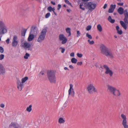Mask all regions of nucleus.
I'll return each mask as SVG.
<instances>
[{"label": "nucleus", "instance_id": "obj_42", "mask_svg": "<svg viewBox=\"0 0 128 128\" xmlns=\"http://www.w3.org/2000/svg\"><path fill=\"white\" fill-rule=\"evenodd\" d=\"M77 56L80 58H81L82 56V54H80L79 53H78L77 54Z\"/></svg>", "mask_w": 128, "mask_h": 128}, {"label": "nucleus", "instance_id": "obj_36", "mask_svg": "<svg viewBox=\"0 0 128 128\" xmlns=\"http://www.w3.org/2000/svg\"><path fill=\"white\" fill-rule=\"evenodd\" d=\"M65 3L68 4L69 5H70V6H72V4L70 3L69 1L68 0H64Z\"/></svg>", "mask_w": 128, "mask_h": 128}, {"label": "nucleus", "instance_id": "obj_48", "mask_svg": "<svg viewBox=\"0 0 128 128\" xmlns=\"http://www.w3.org/2000/svg\"><path fill=\"white\" fill-rule=\"evenodd\" d=\"M61 5L60 4H58V8H57L58 10H59L61 8Z\"/></svg>", "mask_w": 128, "mask_h": 128}, {"label": "nucleus", "instance_id": "obj_12", "mask_svg": "<svg viewBox=\"0 0 128 128\" xmlns=\"http://www.w3.org/2000/svg\"><path fill=\"white\" fill-rule=\"evenodd\" d=\"M17 88L20 91L22 90V88L24 87V85L22 83L20 80H18L17 81Z\"/></svg>", "mask_w": 128, "mask_h": 128}, {"label": "nucleus", "instance_id": "obj_37", "mask_svg": "<svg viewBox=\"0 0 128 128\" xmlns=\"http://www.w3.org/2000/svg\"><path fill=\"white\" fill-rule=\"evenodd\" d=\"M59 49L62 50L61 52L62 53H64L65 50V48L62 47H60L59 48Z\"/></svg>", "mask_w": 128, "mask_h": 128}, {"label": "nucleus", "instance_id": "obj_6", "mask_svg": "<svg viewBox=\"0 0 128 128\" xmlns=\"http://www.w3.org/2000/svg\"><path fill=\"white\" fill-rule=\"evenodd\" d=\"M87 6L89 9L88 11L91 12L95 8L96 4L92 2H88Z\"/></svg>", "mask_w": 128, "mask_h": 128}, {"label": "nucleus", "instance_id": "obj_1", "mask_svg": "<svg viewBox=\"0 0 128 128\" xmlns=\"http://www.w3.org/2000/svg\"><path fill=\"white\" fill-rule=\"evenodd\" d=\"M101 53L106 56L111 58H114L113 54L112 51L109 50L108 48L103 44H102L100 47Z\"/></svg>", "mask_w": 128, "mask_h": 128}, {"label": "nucleus", "instance_id": "obj_28", "mask_svg": "<svg viewBox=\"0 0 128 128\" xmlns=\"http://www.w3.org/2000/svg\"><path fill=\"white\" fill-rule=\"evenodd\" d=\"M71 62L74 64L76 63L77 62V60L75 58H72L71 59Z\"/></svg>", "mask_w": 128, "mask_h": 128}, {"label": "nucleus", "instance_id": "obj_54", "mask_svg": "<svg viewBox=\"0 0 128 128\" xmlns=\"http://www.w3.org/2000/svg\"><path fill=\"white\" fill-rule=\"evenodd\" d=\"M107 4H104V6H103V8L104 9L106 8L107 7Z\"/></svg>", "mask_w": 128, "mask_h": 128}, {"label": "nucleus", "instance_id": "obj_19", "mask_svg": "<svg viewBox=\"0 0 128 128\" xmlns=\"http://www.w3.org/2000/svg\"><path fill=\"white\" fill-rule=\"evenodd\" d=\"M113 94L115 96H120V92L118 90L116 89Z\"/></svg>", "mask_w": 128, "mask_h": 128}, {"label": "nucleus", "instance_id": "obj_61", "mask_svg": "<svg viewBox=\"0 0 128 128\" xmlns=\"http://www.w3.org/2000/svg\"><path fill=\"white\" fill-rule=\"evenodd\" d=\"M53 12L54 14H55L56 16L57 15L56 13L54 12V11Z\"/></svg>", "mask_w": 128, "mask_h": 128}, {"label": "nucleus", "instance_id": "obj_43", "mask_svg": "<svg viewBox=\"0 0 128 128\" xmlns=\"http://www.w3.org/2000/svg\"><path fill=\"white\" fill-rule=\"evenodd\" d=\"M47 9L50 12H51L52 11V8L51 6H50L48 7Z\"/></svg>", "mask_w": 128, "mask_h": 128}, {"label": "nucleus", "instance_id": "obj_53", "mask_svg": "<svg viewBox=\"0 0 128 128\" xmlns=\"http://www.w3.org/2000/svg\"><path fill=\"white\" fill-rule=\"evenodd\" d=\"M0 106L2 108H4V105L3 104H0Z\"/></svg>", "mask_w": 128, "mask_h": 128}, {"label": "nucleus", "instance_id": "obj_39", "mask_svg": "<svg viewBox=\"0 0 128 128\" xmlns=\"http://www.w3.org/2000/svg\"><path fill=\"white\" fill-rule=\"evenodd\" d=\"M4 50L2 47L0 46V52L2 53L4 52Z\"/></svg>", "mask_w": 128, "mask_h": 128}, {"label": "nucleus", "instance_id": "obj_11", "mask_svg": "<svg viewBox=\"0 0 128 128\" xmlns=\"http://www.w3.org/2000/svg\"><path fill=\"white\" fill-rule=\"evenodd\" d=\"M59 39L60 40L62 41V44H65L67 42V39L63 34H60L59 35Z\"/></svg>", "mask_w": 128, "mask_h": 128}, {"label": "nucleus", "instance_id": "obj_50", "mask_svg": "<svg viewBox=\"0 0 128 128\" xmlns=\"http://www.w3.org/2000/svg\"><path fill=\"white\" fill-rule=\"evenodd\" d=\"M74 52H72L70 53V56H71L74 57Z\"/></svg>", "mask_w": 128, "mask_h": 128}, {"label": "nucleus", "instance_id": "obj_46", "mask_svg": "<svg viewBox=\"0 0 128 128\" xmlns=\"http://www.w3.org/2000/svg\"><path fill=\"white\" fill-rule=\"evenodd\" d=\"M77 37H78L80 36V32L79 31H77Z\"/></svg>", "mask_w": 128, "mask_h": 128}, {"label": "nucleus", "instance_id": "obj_60", "mask_svg": "<svg viewBox=\"0 0 128 128\" xmlns=\"http://www.w3.org/2000/svg\"><path fill=\"white\" fill-rule=\"evenodd\" d=\"M64 69L65 70H69L68 69V68L66 67H65L64 68Z\"/></svg>", "mask_w": 128, "mask_h": 128}, {"label": "nucleus", "instance_id": "obj_40", "mask_svg": "<svg viewBox=\"0 0 128 128\" xmlns=\"http://www.w3.org/2000/svg\"><path fill=\"white\" fill-rule=\"evenodd\" d=\"M50 13H48L46 14L45 16V18H48L50 16Z\"/></svg>", "mask_w": 128, "mask_h": 128}, {"label": "nucleus", "instance_id": "obj_44", "mask_svg": "<svg viewBox=\"0 0 128 128\" xmlns=\"http://www.w3.org/2000/svg\"><path fill=\"white\" fill-rule=\"evenodd\" d=\"M117 33L118 34H122V30H118L117 31Z\"/></svg>", "mask_w": 128, "mask_h": 128}, {"label": "nucleus", "instance_id": "obj_16", "mask_svg": "<svg viewBox=\"0 0 128 128\" xmlns=\"http://www.w3.org/2000/svg\"><path fill=\"white\" fill-rule=\"evenodd\" d=\"M116 7V4L113 5L111 4L110 6V8L108 10V12L109 13H112Z\"/></svg>", "mask_w": 128, "mask_h": 128}, {"label": "nucleus", "instance_id": "obj_14", "mask_svg": "<svg viewBox=\"0 0 128 128\" xmlns=\"http://www.w3.org/2000/svg\"><path fill=\"white\" fill-rule=\"evenodd\" d=\"M5 73V68L2 64H0V74L3 75Z\"/></svg>", "mask_w": 128, "mask_h": 128}, {"label": "nucleus", "instance_id": "obj_2", "mask_svg": "<svg viewBox=\"0 0 128 128\" xmlns=\"http://www.w3.org/2000/svg\"><path fill=\"white\" fill-rule=\"evenodd\" d=\"M125 18L124 20V22L122 21H120V23L122 26L125 30H126L128 27L127 24H128V20L127 19V17L128 16V12L127 10L126 9L124 10Z\"/></svg>", "mask_w": 128, "mask_h": 128}, {"label": "nucleus", "instance_id": "obj_45", "mask_svg": "<svg viewBox=\"0 0 128 128\" xmlns=\"http://www.w3.org/2000/svg\"><path fill=\"white\" fill-rule=\"evenodd\" d=\"M24 39L22 38L20 40V41L22 45L23 44V42L25 41Z\"/></svg>", "mask_w": 128, "mask_h": 128}, {"label": "nucleus", "instance_id": "obj_27", "mask_svg": "<svg viewBox=\"0 0 128 128\" xmlns=\"http://www.w3.org/2000/svg\"><path fill=\"white\" fill-rule=\"evenodd\" d=\"M32 106L31 105H30L28 107H27L26 109V110L29 112H30L32 110Z\"/></svg>", "mask_w": 128, "mask_h": 128}, {"label": "nucleus", "instance_id": "obj_47", "mask_svg": "<svg viewBox=\"0 0 128 128\" xmlns=\"http://www.w3.org/2000/svg\"><path fill=\"white\" fill-rule=\"evenodd\" d=\"M82 62H77V65H78L81 66L82 64Z\"/></svg>", "mask_w": 128, "mask_h": 128}, {"label": "nucleus", "instance_id": "obj_25", "mask_svg": "<svg viewBox=\"0 0 128 128\" xmlns=\"http://www.w3.org/2000/svg\"><path fill=\"white\" fill-rule=\"evenodd\" d=\"M70 28H68L66 29V32L69 34L68 36H70L71 35V33L70 31Z\"/></svg>", "mask_w": 128, "mask_h": 128}, {"label": "nucleus", "instance_id": "obj_63", "mask_svg": "<svg viewBox=\"0 0 128 128\" xmlns=\"http://www.w3.org/2000/svg\"><path fill=\"white\" fill-rule=\"evenodd\" d=\"M82 1L84 2H87L89 0H82Z\"/></svg>", "mask_w": 128, "mask_h": 128}, {"label": "nucleus", "instance_id": "obj_20", "mask_svg": "<svg viewBox=\"0 0 128 128\" xmlns=\"http://www.w3.org/2000/svg\"><path fill=\"white\" fill-rule=\"evenodd\" d=\"M34 35L33 34H30L28 39V41H32L34 38Z\"/></svg>", "mask_w": 128, "mask_h": 128}, {"label": "nucleus", "instance_id": "obj_30", "mask_svg": "<svg viewBox=\"0 0 128 128\" xmlns=\"http://www.w3.org/2000/svg\"><path fill=\"white\" fill-rule=\"evenodd\" d=\"M6 27L2 21L0 22V28Z\"/></svg>", "mask_w": 128, "mask_h": 128}, {"label": "nucleus", "instance_id": "obj_23", "mask_svg": "<svg viewBox=\"0 0 128 128\" xmlns=\"http://www.w3.org/2000/svg\"><path fill=\"white\" fill-rule=\"evenodd\" d=\"M17 126V124L15 122H12L11 124L9 125V127L10 128L12 127H16Z\"/></svg>", "mask_w": 128, "mask_h": 128}, {"label": "nucleus", "instance_id": "obj_13", "mask_svg": "<svg viewBox=\"0 0 128 128\" xmlns=\"http://www.w3.org/2000/svg\"><path fill=\"white\" fill-rule=\"evenodd\" d=\"M36 28H37V27L36 26H32L30 30V33L32 32L33 34H35L36 35L37 34L38 30L36 29Z\"/></svg>", "mask_w": 128, "mask_h": 128}, {"label": "nucleus", "instance_id": "obj_8", "mask_svg": "<svg viewBox=\"0 0 128 128\" xmlns=\"http://www.w3.org/2000/svg\"><path fill=\"white\" fill-rule=\"evenodd\" d=\"M121 116L123 119L122 124L124 128H128V125L127 124L126 118V116L124 114H122Z\"/></svg>", "mask_w": 128, "mask_h": 128}, {"label": "nucleus", "instance_id": "obj_57", "mask_svg": "<svg viewBox=\"0 0 128 128\" xmlns=\"http://www.w3.org/2000/svg\"><path fill=\"white\" fill-rule=\"evenodd\" d=\"M51 3L53 5H55L56 4V3H55V2H54L52 1L51 2Z\"/></svg>", "mask_w": 128, "mask_h": 128}, {"label": "nucleus", "instance_id": "obj_21", "mask_svg": "<svg viewBox=\"0 0 128 128\" xmlns=\"http://www.w3.org/2000/svg\"><path fill=\"white\" fill-rule=\"evenodd\" d=\"M124 10L123 8L122 7L119 8L118 10V12L120 14H123Z\"/></svg>", "mask_w": 128, "mask_h": 128}, {"label": "nucleus", "instance_id": "obj_3", "mask_svg": "<svg viewBox=\"0 0 128 128\" xmlns=\"http://www.w3.org/2000/svg\"><path fill=\"white\" fill-rule=\"evenodd\" d=\"M48 78L51 83H56V78L54 73L51 71H48L47 72Z\"/></svg>", "mask_w": 128, "mask_h": 128}, {"label": "nucleus", "instance_id": "obj_52", "mask_svg": "<svg viewBox=\"0 0 128 128\" xmlns=\"http://www.w3.org/2000/svg\"><path fill=\"white\" fill-rule=\"evenodd\" d=\"M10 40V39L9 38H8L7 40H6V43L7 44H8L9 43V42Z\"/></svg>", "mask_w": 128, "mask_h": 128}, {"label": "nucleus", "instance_id": "obj_29", "mask_svg": "<svg viewBox=\"0 0 128 128\" xmlns=\"http://www.w3.org/2000/svg\"><path fill=\"white\" fill-rule=\"evenodd\" d=\"M97 28L98 30L100 32H101L102 30V28L100 24H98L97 26Z\"/></svg>", "mask_w": 128, "mask_h": 128}, {"label": "nucleus", "instance_id": "obj_7", "mask_svg": "<svg viewBox=\"0 0 128 128\" xmlns=\"http://www.w3.org/2000/svg\"><path fill=\"white\" fill-rule=\"evenodd\" d=\"M20 46L23 47L25 48L26 50H31L32 49L30 48L31 46L30 44L27 42L26 41H25L23 42V44H21Z\"/></svg>", "mask_w": 128, "mask_h": 128}, {"label": "nucleus", "instance_id": "obj_9", "mask_svg": "<svg viewBox=\"0 0 128 128\" xmlns=\"http://www.w3.org/2000/svg\"><path fill=\"white\" fill-rule=\"evenodd\" d=\"M18 44V37L16 35H14L13 38L12 45L13 47H16Z\"/></svg>", "mask_w": 128, "mask_h": 128}, {"label": "nucleus", "instance_id": "obj_41", "mask_svg": "<svg viewBox=\"0 0 128 128\" xmlns=\"http://www.w3.org/2000/svg\"><path fill=\"white\" fill-rule=\"evenodd\" d=\"M4 55L1 54L0 55V60H2L4 59Z\"/></svg>", "mask_w": 128, "mask_h": 128}, {"label": "nucleus", "instance_id": "obj_35", "mask_svg": "<svg viewBox=\"0 0 128 128\" xmlns=\"http://www.w3.org/2000/svg\"><path fill=\"white\" fill-rule=\"evenodd\" d=\"M86 36L90 39H92V38L91 36L88 33H87L86 34Z\"/></svg>", "mask_w": 128, "mask_h": 128}, {"label": "nucleus", "instance_id": "obj_59", "mask_svg": "<svg viewBox=\"0 0 128 128\" xmlns=\"http://www.w3.org/2000/svg\"><path fill=\"white\" fill-rule=\"evenodd\" d=\"M55 10V8L54 7H53L52 8V11L54 12V11Z\"/></svg>", "mask_w": 128, "mask_h": 128}, {"label": "nucleus", "instance_id": "obj_18", "mask_svg": "<svg viewBox=\"0 0 128 128\" xmlns=\"http://www.w3.org/2000/svg\"><path fill=\"white\" fill-rule=\"evenodd\" d=\"M73 87V85L72 84H70V88L68 90V94L69 95H70L71 93V90H72V93H73L74 94V89L72 88Z\"/></svg>", "mask_w": 128, "mask_h": 128}, {"label": "nucleus", "instance_id": "obj_5", "mask_svg": "<svg viewBox=\"0 0 128 128\" xmlns=\"http://www.w3.org/2000/svg\"><path fill=\"white\" fill-rule=\"evenodd\" d=\"M87 91L88 93L90 94H92L94 92H97V90L94 86L93 84H90L87 86Z\"/></svg>", "mask_w": 128, "mask_h": 128}, {"label": "nucleus", "instance_id": "obj_31", "mask_svg": "<svg viewBox=\"0 0 128 128\" xmlns=\"http://www.w3.org/2000/svg\"><path fill=\"white\" fill-rule=\"evenodd\" d=\"M44 74V72L42 71H41L39 73V74H38L37 77L38 78H40V77L41 75H43Z\"/></svg>", "mask_w": 128, "mask_h": 128}, {"label": "nucleus", "instance_id": "obj_22", "mask_svg": "<svg viewBox=\"0 0 128 128\" xmlns=\"http://www.w3.org/2000/svg\"><path fill=\"white\" fill-rule=\"evenodd\" d=\"M108 20L110 22L112 23H114V22L115 20L114 19H112L111 17L110 16H109L108 18Z\"/></svg>", "mask_w": 128, "mask_h": 128}, {"label": "nucleus", "instance_id": "obj_49", "mask_svg": "<svg viewBox=\"0 0 128 128\" xmlns=\"http://www.w3.org/2000/svg\"><path fill=\"white\" fill-rule=\"evenodd\" d=\"M123 4H124V3L123 2H119V3H118L117 4L119 6H122L123 5Z\"/></svg>", "mask_w": 128, "mask_h": 128}, {"label": "nucleus", "instance_id": "obj_33", "mask_svg": "<svg viewBox=\"0 0 128 128\" xmlns=\"http://www.w3.org/2000/svg\"><path fill=\"white\" fill-rule=\"evenodd\" d=\"M28 28L26 29H24V31H22L21 33V35L22 36H24L25 35L26 31Z\"/></svg>", "mask_w": 128, "mask_h": 128}, {"label": "nucleus", "instance_id": "obj_55", "mask_svg": "<svg viewBox=\"0 0 128 128\" xmlns=\"http://www.w3.org/2000/svg\"><path fill=\"white\" fill-rule=\"evenodd\" d=\"M116 30L117 31L118 30H119L120 27L118 26H116Z\"/></svg>", "mask_w": 128, "mask_h": 128}, {"label": "nucleus", "instance_id": "obj_38", "mask_svg": "<svg viewBox=\"0 0 128 128\" xmlns=\"http://www.w3.org/2000/svg\"><path fill=\"white\" fill-rule=\"evenodd\" d=\"M92 27L90 25H89L88 26L86 27V30L87 31H88L90 30L91 28Z\"/></svg>", "mask_w": 128, "mask_h": 128}, {"label": "nucleus", "instance_id": "obj_64", "mask_svg": "<svg viewBox=\"0 0 128 128\" xmlns=\"http://www.w3.org/2000/svg\"><path fill=\"white\" fill-rule=\"evenodd\" d=\"M114 37L116 38L117 37V36H116V35H114Z\"/></svg>", "mask_w": 128, "mask_h": 128}, {"label": "nucleus", "instance_id": "obj_17", "mask_svg": "<svg viewBox=\"0 0 128 128\" xmlns=\"http://www.w3.org/2000/svg\"><path fill=\"white\" fill-rule=\"evenodd\" d=\"M0 34H3L6 32L7 30L6 27L0 28Z\"/></svg>", "mask_w": 128, "mask_h": 128}, {"label": "nucleus", "instance_id": "obj_56", "mask_svg": "<svg viewBox=\"0 0 128 128\" xmlns=\"http://www.w3.org/2000/svg\"><path fill=\"white\" fill-rule=\"evenodd\" d=\"M69 67L70 68L72 69H73L74 68L73 66L72 65H70L69 66Z\"/></svg>", "mask_w": 128, "mask_h": 128}, {"label": "nucleus", "instance_id": "obj_32", "mask_svg": "<svg viewBox=\"0 0 128 128\" xmlns=\"http://www.w3.org/2000/svg\"><path fill=\"white\" fill-rule=\"evenodd\" d=\"M30 54L27 53H26L25 56H24V58L25 59H28V57L30 56Z\"/></svg>", "mask_w": 128, "mask_h": 128}, {"label": "nucleus", "instance_id": "obj_58", "mask_svg": "<svg viewBox=\"0 0 128 128\" xmlns=\"http://www.w3.org/2000/svg\"><path fill=\"white\" fill-rule=\"evenodd\" d=\"M83 2H81L80 4V5H81V6H83Z\"/></svg>", "mask_w": 128, "mask_h": 128}, {"label": "nucleus", "instance_id": "obj_10", "mask_svg": "<svg viewBox=\"0 0 128 128\" xmlns=\"http://www.w3.org/2000/svg\"><path fill=\"white\" fill-rule=\"evenodd\" d=\"M103 67L106 70V71L105 72V74H109L110 76H112L113 74L112 71L109 69V67L107 65H104Z\"/></svg>", "mask_w": 128, "mask_h": 128}, {"label": "nucleus", "instance_id": "obj_62", "mask_svg": "<svg viewBox=\"0 0 128 128\" xmlns=\"http://www.w3.org/2000/svg\"><path fill=\"white\" fill-rule=\"evenodd\" d=\"M70 10H69L68 9H67L66 10H67V12H70Z\"/></svg>", "mask_w": 128, "mask_h": 128}, {"label": "nucleus", "instance_id": "obj_26", "mask_svg": "<svg viewBox=\"0 0 128 128\" xmlns=\"http://www.w3.org/2000/svg\"><path fill=\"white\" fill-rule=\"evenodd\" d=\"M28 79V78L27 76H25L24 78H22V82L21 83L23 84Z\"/></svg>", "mask_w": 128, "mask_h": 128}, {"label": "nucleus", "instance_id": "obj_15", "mask_svg": "<svg viewBox=\"0 0 128 128\" xmlns=\"http://www.w3.org/2000/svg\"><path fill=\"white\" fill-rule=\"evenodd\" d=\"M108 89L110 92L113 94L116 89V88L109 85L108 86Z\"/></svg>", "mask_w": 128, "mask_h": 128}, {"label": "nucleus", "instance_id": "obj_24", "mask_svg": "<svg viewBox=\"0 0 128 128\" xmlns=\"http://www.w3.org/2000/svg\"><path fill=\"white\" fill-rule=\"evenodd\" d=\"M58 122L60 124H62L64 123L65 122V121L62 118H60L59 119Z\"/></svg>", "mask_w": 128, "mask_h": 128}, {"label": "nucleus", "instance_id": "obj_34", "mask_svg": "<svg viewBox=\"0 0 128 128\" xmlns=\"http://www.w3.org/2000/svg\"><path fill=\"white\" fill-rule=\"evenodd\" d=\"M88 42L90 44H93L94 43V40H92L91 41L90 40H88Z\"/></svg>", "mask_w": 128, "mask_h": 128}, {"label": "nucleus", "instance_id": "obj_51", "mask_svg": "<svg viewBox=\"0 0 128 128\" xmlns=\"http://www.w3.org/2000/svg\"><path fill=\"white\" fill-rule=\"evenodd\" d=\"M80 9H81L83 10H85V8L84 7H82V6H81V5H80Z\"/></svg>", "mask_w": 128, "mask_h": 128}, {"label": "nucleus", "instance_id": "obj_4", "mask_svg": "<svg viewBox=\"0 0 128 128\" xmlns=\"http://www.w3.org/2000/svg\"><path fill=\"white\" fill-rule=\"evenodd\" d=\"M47 31V28H44L42 30L37 40L38 42H41L44 40Z\"/></svg>", "mask_w": 128, "mask_h": 128}]
</instances>
